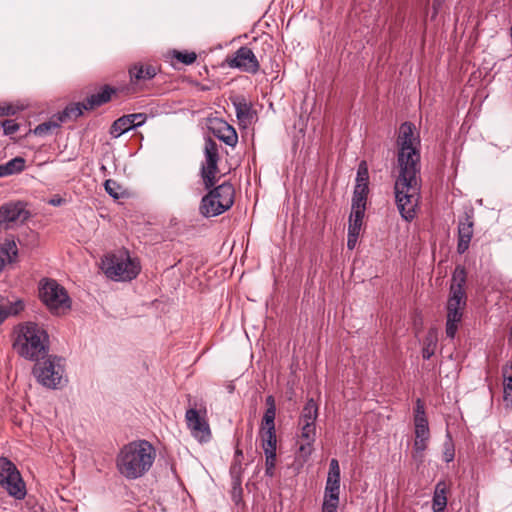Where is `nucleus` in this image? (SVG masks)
<instances>
[{
	"label": "nucleus",
	"instance_id": "nucleus-13",
	"mask_svg": "<svg viewBox=\"0 0 512 512\" xmlns=\"http://www.w3.org/2000/svg\"><path fill=\"white\" fill-rule=\"evenodd\" d=\"M29 217V212L22 202H9L0 206V228L11 229L18 223H23Z\"/></svg>",
	"mask_w": 512,
	"mask_h": 512
},
{
	"label": "nucleus",
	"instance_id": "nucleus-20",
	"mask_svg": "<svg viewBox=\"0 0 512 512\" xmlns=\"http://www.w3.org/2000/svg\"><path fill=\"white\" fill-rule=\"evenodd\" d=\"M261 446L264 450L265 455L276 456L277 449V437L276 428H260Z\"/></svg>",
	"mask_w": 512,
	"mask_h": 512
},
{
	"label": "nucleus",
	"instance_id": "nucleus-29",
	"mask_svg": "<svg viewBox=\"0 0 512 512\" xmlns=\"http://www.w3.org/2000/svg\"><path fill=\"white\" fill-rule=\"evenodd\" d=\"M18 255V248L14 241H5L0 246V259L4 264L12 263L16 260Z\"/></svg>",
	"mask_w": 512,
	"mask_h": 512
},
{
	"label": "nucleus",
	"instance_id": "nucleus-50",
	"mask_svg": "<svg viewBox=\"0 0 512 512\" xmlns=\"http://www.w3.org/2000/svg\"><path fill=\"white\" fill-rule=\"evenodd\" d=\"M443 2H444V0H434V7L435 8L440 7Z\"/></svg>",
	"mask_w": 512,
	"mask_h": 512
},
{
	"label": "nucleus",
	"instance_id": "nucleus-48",
	"mask_svg": "<svg viewBox=\"0 0 512 512\" xmlns=\"http://www.w3.org/2000/svg\"><path fill=\"white\" fill-rule=\"evenodd\" d=\"M14 113H15V110L11 106L0 108V115H10V114H14Z\"/></svg>",
	"mask_w": 512,
	"mask_h": 512
},
{
	"label": "nucleus",
	"instance_id": "nucleus-32",
	"mask_svg": "<svg viewBox=\"0 0 512 512\" xmlns=\"http://www.w3.org/2000/svg\"><path fill=\"white\" fill-rule=\"evenodd\" d=\"M368 168L365 161H362L357 170V177H356V185L355 187L360 186L363 190H368Z\"/></svg>",
	"mask_w": 512,
	"mask_h": 512
},
{
	"label": "nucleus",
	"instance_id": "nucleus-33",
	"mask_svg": "<svg viewBox=\"0 0 512 512\" xmlns=\"http://www.w3.org/2000/svg\"><path fill=\"white\" fill-rule=\"evenodd\" d=\"M364 214L361 213H350L348 233L360 235Z\"/></svg>",
	"mask_w": 512,
	"mask_h": 512
},
{
	"label": "nucleus",
	"instance_id": "nucleus-3",
	"mask_svg": "<svg viewBox=\"0 0 512 512\" xmlns=\"http://www.w3.org/2000/svg\"><path fill=\"white\" fill-rule=\"evenodd\" d=\"M14 348L25 359L39 360L49 352V335L38 324L27 322L19 326Z\"/></svg>",
	"mask_w": 512,
	"mask_h": 512
},
{
	"label": "nucleus",
	"instance_id": "nucleus-12",
	"mask_svg": "<svg viewBox=\"0 0 512 512\" xmlns=\"http://www.w3.org/2000/svg\"><path fill=\"white\" fill-rule=\"evenodd\" d=\"M230 68L239 69L249 74H257L260 70V63L254 52L247 46H242L235 51L233 56L226 58Z\"/></svg>",
	"mask_w": 512,
	"mask_h": 512
},
{
	"label": "nucleus",
	"instance_id": "nucleus-18",
	"mask_svg": "<svg viewBox=\"0 0 512 512\" xmlns=\"http://www.w3.org/2000/svg\"><path fill=\"white\" fill-rule=\"evenodd\" d=\"M429 439L430 431L415 430L412 458L418 465L422 464L424 461V452L428 447Z\"/></svg>",
	"mask_w": 512,
	"mask_h": 512
},
{
	"label": "nucleus",
	"instance_id": "nucleus-21",
	"mask_svg": "<svg viewBox=\"0 0 512 512\" xmlns=\"http://www.w3.org/2000/svg\"><path fill=\"white\" fill-rule=\"evenodd\" d=\"M157 70L152 65L135 64L129 69L131 82L136 83L142 80H150L155 77Z\"/></svg>",
	"mask_w": 512,
	"mask_h": 512
},
{
	"label": "nucleus",
	"instance_id": "nucleus-30",
	"mask_svg": "<svg viewBox=\"0 0 512 512\" xmlns=\"http://www.w3.org/2000/svg\"><path fill=\"white\" fill-rule=\"evenodd\" d=\"M437 341L436 331L433 329L429 330L423 343L422 356L424 359H430L435 354Z\"/></svg>",
	"mask_w": 512,
	"mask_h": 512
},
{
	"label": "nucleus",
	"instance_id": "nucleus-8",
	"mask_svg": "<svg viewBox=\"0 0 512 512\" xmlns=\"http://www.w3.org/2000/svg\"><path fill=\"white\" fill-rule=\"evenodd\" d=\"M466 293L459 287L450 290L446 309V335L453 339L458 330L459 324L463 318V312L466 306Z\"/></svg>",
	"mask_w": 512,
	"mask_h": 512
},
{
	"label": "nucleus",
	"instance_id": "nucleus-24",
	"mask_svg": "<svg viewBox=\"0 0 512 512\" xmlns=\"http://www.w3.org/2000/svg\"><path fill=\"white\" fill-rule=\"evenodd\" d=\"M318 417V405L314 399H308L298 419V425H316Z\"/></svg>",
	"mask_w": 512,
	"mask_h": 512
},
{
	"label": "nucleus",
	"instance_id": "nucleus-37",
	"mask_svg": "<svg viewBox=\"0 0 512 512\" xmlns=\"http://www.w3.org/2000/svg\"><path fill=\"white\" fill-rule=\"evenodd\" d=\"M276 409H267L264 412L260 428H275Z\"/></svg>",
	"mask_w": 512,
	"mask_h": 512
},
{
	"label": "nucleus",
	"instance_id": "nucleus-38",
	"mask_svg": "<svg viewBox=\"0 0 512 512\" xmlns=\"http://www.w3.org/2000/svg\"><path fill=\"white\" fill-rule=\"evenodd\" d=\"M174 57L186 64V65H190L192 63L195 62L196 58H197V55L195 52H180V51H174Z\"/></svg>",
	"mask_w": 512,
	"mask_h": 512
},
{
	"label": "nucleus",
	"instance_id": "nucleus-4",
	"mask_svg": "<svg viewBox=\"0 0 512 512\" xmlns=\"http://www.w3.org/2000/svg\"><path fill=\"white\" fill-rule=\"evenodd\" d=\"M101 268L105 275L114 281H131L140 273L141 266L136 258H131L126 250L104 256Z\"/></svg>",
	"mask_w": 512,
	"mask_h": 512
},
{
	"label": "nucleus",
	"instance_id": "nucleus-42",
	"mask_svg": "<svg viewBox=\"0 0 512 512\" xmlns=\"http://www.w3.org/2000/svg\"><path fill=\"white\" fill-rule=\"evenodd\" d=\"M454 456H455V452H454V447H453L452 443L451 442H446L445 443V450H444V453H443V457H444L445 462L449 463V462L453 461Z\"/></svg>",
	"mask_w": 512,
	"mask_h": 512
},
{
	"label": "nucleus",
	"instance_id": "nucleus-5",
	"mask_svg": "<svg viewBox=\"0 0 512 512\" xmlns=\"http://www.w3.org/2000/svg\"><path fill=\"white\" fill-rule=\"evenodd\" d=\"M35 361L33 375L39 384L49 389H60L67 383L63 358L47 354Z\"/></svg>",
	"mask_w": 512,
	"mask_h": 512
},
{
	"label": "nucleus",
	"instance_id": "nucleus-2",
	"mask_svg": "<svg viewBox=\"0 0 512 512\" xmlns=\"http://www.w3.org/2000/svg\"><path fill=\"white\" fill-rule=\"evenodd\" d=\"M156 459V449L147 440H134L123 445L116 456V468L127 480L146 475Z\"/></svg>",
	"mask_w": 512,
	"mask_h": 512
},
{
	"label": "nucleus",
	"instance_id": "nucleus-51",
	"mask_svg": "<svg viewBox=\"0 0 512 512\" xmlns=\"http://www.w3.org/2000/svg\"><path fill=\"white\" fill-rule=\"evenodd\" d=\"M4 266H5V264L3 263V260L0 259V272L2 271Z\"/></svg>",
	"mask_w": 512,
	"mask_h": 512
},
{
	"label": "nucleus",
	"instance_id": "nucleus-46",
	"mask_svg": "<svg viewBox=\"0 0 512 512\" xmlns=\"http://www.w3.org/2000/svg\"><path fill=\"white\" fill-rule=\"evenodd\" d=\"M64 199L61 198L60 196H54L53 198H51L48 203L52 206H61L63 203H64Z\"/></svg>",
	"mask_w": 512,
	"mask_h": 512
},
{
	"label": "nucleus",
	"instance_id": "nucleus-34",
	"mask_svg": "<svg viewBox=\"0 0 512 512\" xmlns=\"http://www.w3.org/2000/svg\"><path fill=\"white\" fill-rule=\"evenodd\" d=\"M236 116L240 122H246L250 117V106L244 99L233 103Z\"/></svg>",
	"mask_w": 512,
	"mask_h": 512
},
{
	"label": "nucleus",
	"instance_id": "nucleus-25",
	"mask_svg": "<svg viewBox=\"0 0 512 512\" xmlns=\"http://www.w3.org/2000/svg\"><path fill=\"white\" fill-rule=\"evenodd\" d=\"M503 373V400L507 406L512 405V364L506 363L502 368Z\"/></svg>",
	"mask_w": 512,
	"mask_h": 512
},
{
	"label": "nucleus",
	"instance_id": "nucleus-43",
	"mask_svg": "<svg viewBox=\"0 0 512 512\" xmlns=\"http://www.w3.org/2000/svg\"><path fill=\"white\" fill-rule=\"evenodd\" d=\"M117 185L116 182L113 180H106L105 182V190L106 192L111 195L113 198H118V192L116 190Z\"/></svg>",
	"mask_w": 512,
	"mask_h": 512
},
{
	"label": "nucleus",
	"instance_id": "nucleus-16",
	"mask_svg": "<svg viewBox=\"0 0 512 512\" xmlns=\"http://www.w3.org/2000/svg\"><path fill=\"white\" fill-rule=\"evenodd\" d=\"M209 129L212 133L226 145L234 147L238 142L236 130L222 119H213L210 121Z\"/></svg>",
	"mask_w": 512,
	"mask_h": 512
},
{
	"label": "nucleus",
	"instance_id": "nucleus-11",
	"mask_svg": "<svg viewBox=\"0 0 512 512\" xmlns=\"http://www.w3.org/2000/svg\"><path fill=\"white\" fill-rule=\"evenodd\" d=\"M205 161L201 166V175L206 188H210L215 184L216 175L218 174L219 152L218 145L211 138L205 140L204 145Z\"/></svg>",
	"mask_w": 512,
	"mask_h": 512
},
{
	"label": "nucleus",
	"instance_id": "nucleus-9",
	"mask_svg": "<svg viewBox=\"0 0 512 512\" xmlns=\"http://www.w3.org/2000/svg\"><path fill=\"white\" fill-rule=\"evenodd\" d=\"M0 485L7 493L22 500L26 496V486L17 467L7 458H0Z\"/></svg>",
	"mask_w": 512,
	"mask_h": 512
},
{
	"label": "nucleus",
	"instance_id": "nucleus-49",
	"mask_svg": "<svg viewBox=\"0 0 512 512\" xmlns=\"http://www.w3.org/2000/svg\"><path fill=\"white\" fill-rule=\"evenodd\" d=\"M10 312L8 309L0 308V324L5 321V319L9 316Z\"/></svg>",
	"mask_w": 512,
	"mask_h": 512
},
{
	"label": "nucleus",
	"instance_id": "nucleus-23",
	"mask_svg": "<svg viewBox=\"0 0 512 512\" xmlns=\"http://www.w3.org/2000/svg\"><path fill=\"white\" fill-rule=\"evenodd\" d=\"M447 492L448 486L445 481H439L434 490L433 495V511L434 512H443L447 506Z\"/></svg>",
	"mask_w": 512,
	"mask_h": 512
},
{
	"label": "nucleus",
	"instance_id": "nucleus-27",
	"mask_svg": "<svg viewBox=\"0 0 512 512\" xmlns=\"http://www.w3.org/2000/svg\"><path fill=\"white\" fill-rule=\"evenodd\" d=\"M63 122L64 121L61 118L60 114L55 115L50 120L37 125L35 127V129L33 130V133L36 136H46L49 133H51L53 130L59 128Z\"/></svg>",
	"mask_w": 512,
	"mask_h": 512
},
{
	"label": "nucleus",
	"instance_id": "nucleus-22",
	"mask_svg": "<svg viewBox=\"0 0 512 512\" xmlns=\"http://www.w3.org/2000/svg\"><path fill=\"white\" fill-rule=\"evenodd\" d=\"M114 90L108 86H105L100 92L92 94L85 101H83V107L85 110H92L102 104L108 102L111 99V95Z\"/></svg>",
	"mask_w": 512,
	"mask_h": 512
},
{
	"label": "nucleus",
	"instance_id": "nucleus-10",
	"mask_svg": "<svg viewBox=\"0 0 512 512\" xmlns=\"http://www.w3.org/2000/svg\"><path fill=\"white\" fill-rule=\"evenodd\" d=\"M185 421L190 434L200 443H207L211 439V430L206 418V409H197L196 405L186 410Z\"/></svg>",
	"mask_w": 512,
	"mask_h": 512
},
{
	"label": "nucleus",
	"instance_id": "nucleus-36",
	"mask_svg": "<svg viewBox=\"0 0 512 512\" xmlns=\"http://www.w3.org/2000/svg\"><path fill=\"white\" fill-rule=\"evenodd\" d=\"M465 281H466L465 270L463 268L457 267L453 273L452 284H451L450 290L455 287H459L461 290H464L463 285L465 284Z\"/></svg>",
	"mask_w": 512,
	"mask_h": 512
},
{
	"label": "nucleus",
	"instance_id": "nucleus-19",
	"mask_svg": "<svg viewBox=\"0 0 512 512\" xmlns=\"http://www.w3.org/2000/svg\"><path fill=\"white\" fill-rule=\"evenodd\" d=\"M327 494L339 495L340 493V467L337 459L333 458L329 464L325 492Z\"/></svg>",
	"mask_w": 512,
	"mask_h": 512
},
{
	"label": "nucleus",
	"instance_id": "nucleus-47",
	"mask_svg": "<svg viewBox=\"0 0 512 512\" xmlns=\"http://www.w3.org/2000/svg\"><path fill=\"white\" fill-rule=\"evenodd\" d=\"M265 403L267 409H276L275 398L272 395L266 397Z\"/></svg>",
	"mask_w": 512,
	"mask_h": 512
},
{
	"label": "nucleus",
	"instance_id": "nucleus-31",
	"mask_svg": "<svg viewBox=\"0 0 512 512\" xmlns=\"http://www.w3.org/2000/svg\"><path fill=\"white\" fill-rule=\"evenodd\" d=\"M83 110H85V108L83 107V102H82V103H76V104L67 106L65 108V110L59 114H60L61 118L63 119V121L65 122L67 119L78 118L79 116L82 115Z\"/></svg>",
	"mask_w": 512,
	"mask_h": 512
},
{
	"label": "nucleus",
	"instance_id": "nucleus-1",
	"mask_svg": "<svg viewBox=\"0 0 512 512\" xmlns=\"http://www.w3.org/2000/svg\"><path fill=\"white\" fill-rule=\"evenodd\" d=\"M398 157L394 190L397 208L406 221L416 216L421 193L419 139L414 127L405 122L400 126L397 139Z\"/></svg>",
	"mask_w": 512,
	"mask_h": 512
},
{
	"label": "nucleus",
	"instance_id": "nucleus-28",
	"mask_svg": "<svg viewBox=\"0 0 512 512\" xmlns=\"http://www.w3.org/2000/svg\"><path fill=\"white\" fill-rule=\"evenodd\" d=\"M367 193L368 190H363L360 186L354 188L351 207L352 213H365Z\"/></svg>",
	"mask_w": 512,
	"mask_h": 512
},
{
	"label": "nucleus",
	"instance_id": "nucleus-6",
	"mask_svg": "<svg viewBox=\"0 0 512 512\" xmlns=\"http://www.w3.org/2000/svg\"><path fill=\"white\" fill-rule=\"evenodd\" d=\"M234 188L223 183L202 198L200 211L205 217H214L230 209L234 203Z\"/></svg>",
	"mask_w": 512,
	"mask_h": 512
},
{
	"label": "nucleus",
	"instance_id": "nucleus-35",
	"mask_svg": "<svg viewBox=\"0 0 512 512\" xmlns=\"http://www.w3.org/2000/svg\"><path fill=\"white\" fill-rule=\"evenodd\" d=\"M339 495L324 493L322 512H337Z\"/></svg>",
	"mask_w": 512,
	"mask_h": 512
},
{
	"label": "nucleus",
	"instance_id": "nucleus-15",
	"mask_svg": "<svg viewBox=\"0 0 512 512\" xmlns=\"http://www.w3.org/2000/svg\"><path fill=\"white\" fill-rule=\"evenodd\" d=\"M145 121L146 115L143 113L124 115L112 124L110 134L115 138L120 137L125 132L143 125Z\"/></svg>",
	"mask_w": 512,
	"mask_h": 512
},
{
	"label": "nucleus",
	"instance_id": "nucleus-17",
	"mask_svg": "<svg viewBox=\"0 0 512 512\" xmlns=\"http://www.w3.org/2000/svg\"><path fill=\"white\" fill-rule=\"evenodd\" d=\"M473 225V219L468 214H465V216L459 220L457 244L459 254L465 253L469 248L470 241L473 237Z\"/></svg>",
	"mask_w": 512,
	"mask_h": 512
},
{
	"label": "nucleus",
	"instance_id": "nucleus-7",
	"mask_svg": "<svg viewBox=\"0 0 512 512\" xmlns=\"http://www.w3.org/2000/svg\"><path fill=\"white\" fill-rule=\"evenodd\" d=\"M39 296L53 314L65 313L71 307L67 291L56 280H42L39 285Z\"/></svg>",
	"mask_w": 512,
	"mask_h": 512
},
{
	"label": "nucleus",
	"instance_id": "nucleus-14",
	"mask_svg": "<svg viewBox=\"0 0 512 512\" xmlns=\"http://www.w3.org/2000/svg\"><path fill=\"white\" fill-rule=\"evenodd\" d=\"M297 435L298 456L306 461L312 454L316 440V425H298Z\"/></svg>",
	"mask_w": 512,
	"mask_h": 512
},
{
	"label": "nucleus",
	"instance_id": "nucleus-45",
	"mask_svg": "<svg viewBox=\"0 0 512 512\" xmlns=\"http://www.w3.org/2000/svg\"><path fill=\"white\" fill-rule=\"evenodd\" d=\"M415 416H426L424 404L420 399L416 402Z\"/></svg>",
	"mask_w": 512,
	"mask_h": 512
},
{
	"label": "nucleus",
	"instance_id": "nucleus-41",
	"mask_svg": "<svg viewBox=\"0 0 512 512\" xmlns=\"http://www.w3.org/2000/svg\"><path fill=\"white\" fill-rule=\"evenodd\" d=\"M415 430L429 431L428 420L426 416L414 417Z\"/></svg>",
	"mask_w": 512,
	"mask_h": 512
},
{
	"label": "nucleus",
	"instance_id": "nucleus-39",
	"mask_svg": "<svg viewBox=\"0 0 512 512\" xmlns=\"http://www.w3.org/2000/svg\"><path fill=\"white\" fill-rule=\"evenodd\" d=\"M3 131L5 135H12L19 130V125L14 120H5L2 123Z\"/></svg>",
	"mask_w": 512,
	"mask_h": 512
},
{
	"label": "nucleus",
	"instance_id": "nucleus-52",
	"mask_svg": "<svg viewBox=\"0 0 512 512\" xmlns=\"http://www.w3.org/2000/svg\"><path fill=\"white\" fill-rule=\"evenodd\" d=\"M236 454H237V455H242V452H241L240 450H237V451H236Z\"/></svg>",
	"mask_w": 512,
	"mask_h": 512
},
{
	"label": "nucleus",
	"instance_id": "nucleus-40",
	"mask_svg": "<svg viewBox=\"0 0 512 512\" xmlns=\"http://www.w3.org/2000/svg\"><path fill=\"white\" fill-rule=\"evenodd\" d=\"M276 466V456L270 458L269 455H265V474L272 477L274 474V468Z\"/></svg>",
	"mask_w": 512,
	"mask_h": 512
},
{
	"label": "nucleus",
	"instance_id": "nucleus-26",
	"mask_svg": "<svg viewBox=\"0 0 512 512\" xmlns=\"http://www.w3.org/2000/svg\"><path fill=\"white\" fill-rule=\"evenodd\" d=\"M25 168V160L22 157H15L4 164H0V177L20 173Z\"/></svg>",
	"mask_w": 512,
	"mask_h": 512
},
{
	"label": "nucleus",
	"instance_id": "nucleus-44",
	"mask_svg": "<svg viewBox=\"0 0 512 512\" xmlns=\"http://www.w3.org/2000/svg\"><path fill=\"white\" fill-rule=\"evenodd\" d=\"M359 235L348 233L347 247L349 250H353L356 247Z\"/></svg>",
	"mask_w": 512,
	"mask_h": 512
}]
</instances>
